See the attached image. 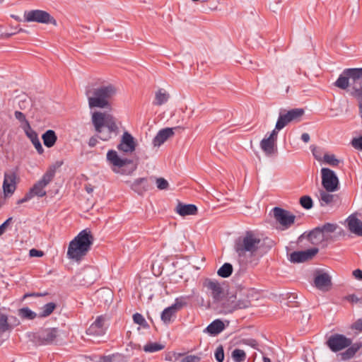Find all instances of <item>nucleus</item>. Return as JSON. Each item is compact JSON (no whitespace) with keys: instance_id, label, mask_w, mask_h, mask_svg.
<instances>
[{"instance_id":"1","label":"nucleus","mask_w":362,"mask_h":362,"mask_svg":"<svg viewBox=\"0 0 362 362\" xmlns=\"http://www.w3.org/2000/svg\"><path fill=\"white\" fill-rule=\"evenodd\" d=\"M261 239L252 230H247L238 237L234 245V250L238 255V262L241 266L252 262L262 247Z\"/></svg>"},{"instance_id":"2","label":"nucleus","mask_w":362,"mask_h":362,"mask_svg":"<svg viewBox=\"0 0 362 362\" xmlns=\"http://www.w3.org/2000/svg\"><path fill=\"white\" fill-rule=\"evenodd\" d=\"M91 120L96 132L100 134L99 138L103 141H109L119 133L116 119L110 114L95 112L92 114Z\"/></svg>"},{"instance_id":"3","label":"nucleus","mask_w":362,"mask_h":362,"mask_svg":"<svg viewBox=\"0 0 362 362\" xmlns=\"http://www.w3.org/2000/svg\"><path fill=\"white\" fill-rule=\"evenodd\" d=\"M116 88L111 84L98 88L88 87L86 90L90 108H110V100L116 94Z\"/></svg>"},{"instance_id":"4","label":"nucleus","mask_w":362,"mask_h":362,"mask_svg":"<svg viewBox=\"0 0 362 362\" xmlns=\"http://www.w3.org/2000/svg\"><path fill=\"white\" fill-rule=\"evenodd\" d=\"M93 236L87 229L81 230L70 243L67 256L76 261L81 260L87 255L93 243Z\"/></svg>"},{"instance_id":"5","label":"nucleus","mask_w":362,"mask_h":362,"mask_svg":"<svg viewBox=\"0 0 362 362\" xmlns=\"http://www.w3.org/2000/svg\"><path fill=\"white\" fill-rule=\"evenodd\" d=\"M304 112L305 111L302 108H294L288 111L281 110L276 123V129L281 130L290 122H299Z\"/></svg>"},{"instance_id":"6","label":"nucleus","mask_w":362,"mask_h":362,"mask_svg":"<svg viewBox=\"0 0 362 362\" xmlns=\"http://www.w3.org/2000/svg\"><path fill=\"white\" fill-rule=\"evenodd\" d=\"M59 335L58 328H41L34 334V340L39 345H49L56 343Z\"/></svg>"},{"instance_id":"7","label":"nucleus","mask_w":362,"mask_h":362,"mask_svg":"<svg viewBox=\"0 0 362 362\" xmlns=\"http://www.w3.org/2000/svg\"><path fill=\"white\" fill-rule=\"evenodd\" d=\"M187 298L184 296L177 298L172 305L163 310L160 318L165 325H168L174 321L176 313L187 305Z\"/></svg>"},{"instance_id":"8","label":"nucleus","mask_w":362,"mask_h":362,"mask_svg":"<svg viewBox=\"0 0 362 362\" xmlns=\"http://www.w3.org/2000/svg\"><path fill=\"white\" fill-rule=\"evenodd\" d=\"M54 176V170H47L42 177V178L37 181L29 190V194L33 198L35 196L39 197H43L46 195V191L45 188L47 185L52 180Z\"/></svg>"},{"instance_id":"9","label":"nucleus","mask_w":362,"mask_h":362,"mask_svg":"<svg viewBox=\"0 0 362 362\" xmlns=\"http://www.w3.org/2000/svg\"><path fill=\"white\" fill-rule=\"evenodd\" d=\"M107 159L114 165L112 170L116 173H121L122 174H129L136 169V167H132L128 172H126L124 169H122L121 171L119 170H117L116 168H122L127 165H132L133 161L131 159L121 158L115 150L108 151L107 153Z\"/></svg>"},{"instance_id":"10","label":"nucleus","mask_w":362,"mask_h":362,"mask_svg":"<svg viewBox=\"0 0 362 362\" xmlns=\"http://www.w3.org/2000/svg\"><path fill=\"white\" fill-rule=\"evenodd\" d=\"M25 22H37L40 23H52L56 25L55 19L49 13L42 10H31L24 13Z\"/></svg>"},{"instance_id":"11","label":"nucleus","mask_w":362,"mask_h":362,"mask_svg":"<svg viewBox=\"0 0 362 362\" xmlns=\"http://www.w3.org/2000/svg\"><path fill=\"white\" fill-rule=\"evenodd\" d=\"M350 84L354 90V95L358 100H362V68L348 69Z\"/></svg>"},{"instance_id":"12","label":"nucleus","mask_w":362,"mask_h":362,"mask_svg":"<svg viewBox=\"0 0 362 362\" xmlns=\"http://www.w3.org/2000/svg\"><path fill=\"white\" fill-rule=\"evenodd\" d=\"M326 344L332 351L337 352L349 347L352 340L343 334H334L329 337Z\"/></svg>"},{"instance_id":"13","label":"nucleus","mask_w":362,"mask_h":362,"mask_svg":"<svg viewBox=\"0 0 362 362\" xmlns=\"http://www.w3.org/2000/svg\"><path fill=\"white\" fill-rule=\"evenodd\" d=\"M322 185L327 192H335L338 189L339 180L334 172L329 168L321 170Z\"/></svg>"},{"instance_id":"14","label":"nucleus","mask_w":362,"mask_h":362,"mask_svg":"<svg viewBox=\"0 0 362 362\" xmlns=\"http://www.w3.org/2000/svg\"><path fill=\"white\" fill-rule=\"evenodd\" d=\"M273 211L275 219L283 226L284 229L290 228L294 223L296 216L290 211L278 206L274 207Z\"/></svg>"},{"instance_id":"15","label":"nucleus","mask_w":362,"mask_h":362,"mask_svg":"<svg viewBox=\"0 0 362 362\" xmlns=\"http://www.w3.org/2000/svg\"><path fill=\"white\" fill-rule=\"evenodd\" d=\"M204 286L212 296L214 303H218L222 300L224 296V291L221 284L214 279H207L204 283Z\"/></svg>"},{"instance_id":"16","label":"nucleus","mask_w":362,"mask_h":362,"mask_svg":"<svg viewBox=\"0 0 362 362\" xmlns=\"http://www.w3.org/2000/svg\"><path fill=\"white\" fill-rule=\"evenodd\" d=\"M319 250L317 247H313L306 250L295 251L291 253L288 258L292 263H301L312 259Z\"/></svg>"},{"instance_id":"17","label":"nucleus","mask_w":362,"mask_h":362,"mask_svg":"<svg viewBox=\"0 0 362 362\" xmlns=\"http://www.w3.org/2000/svg\"><path fill=\"white\" fill-rule=\"evenodd\" d=\"M136 142L133 136L128 132H124L122 136L117 149L124 153H132L135 151Z\"/></svg>"},{"instance_id":"18","label":"nucleus","mask_w":362,"mask_h":362,"mask_svg":"<svg viewBox=\"0 0 362 362\" xmlns=\"http://www.w3.org/2000/svg\"><path fill=\"white\" fill-rule=\"evenodd\" d=\"M106 318L103 315L98 316L96 320L90 325L86 330V334L92 336H102L105 333V326Z\"/></svg>"},{"instance_id":"19","label":"nucleus","mask_w":362,"mask_h":362,"mask_svg":"<svg viewBox=\"0 0 362 362\" xmlns=\"http://www.w3.org/2000/svg\"><path fill=\"white\" fill-rule=\"evenodd\" d=\"M16 189V174L15 172H6L3 182V190L6 197L12 195Z\"/></svg>"},{"instance_id":"20","label":"nucleus","mask_w":362,"mask_h":362,"mask_svg":"<svg viewBox=\"0 0 362 362\" xmlns=\"http://www.w3.org/2000/svg\"><path fill=\"white\" fill-rule=\"evenodd\" d=\"M127 183L134 192L139 195L144 194L151 188V182L147 177L137 178L133 182L127 181Z\"/></svg>"},{"instance_id":"21","label":"nucleus","mask_w":362,"mask_h":362,"mask_svg":"<svg viewBox=\"0 0 362 362\" xmlns=\"http://www.w3.org/2000/svg\"><path fill=\"white\" fill-rule=\"evenodd\" d=\"M304 238H306L311 244L318 245L324 241L325 235L322 234V230L320 229V227H316L310 230L307 235H305V233L302 234L298 238V241L300 242Z\"/></svg>"},{"instance_id":"22","label":"nucleus","mask_w":362,"mask_h":362,"mask_svg":"<svg viewBox=\"0 0 362 362\" xmlns=\"http://www.w3.org/2000/svg\"><path fill=\"white\" fill-rule=\"evenodd\" d=\"M177 129V127L175 128H170L167 127L165 129H160L156 136L153 139V145L156 147L160 146L164 142H165L170 136H173L174 134V129Z\"/></svg>"},{"instance_id":"23","label":"nucleus","mask_w":362,"mask_h":362,"mask_svg":"<svg viewBox=\"0 0 362 362\" xmlns=\"http://www.w3.org/2000/svg\"><path fill=\"white\" fill-rule=\"evenodd\" d=\"M314 283L318 289L328 291L332 286L330 276L327 273H320L315 276Z\"/></svg>"},{"instance_id":"24","label":"nucleus","mask_w":362,"mask_h":362,"mask_svg":"<svg viewBox=\"0 0 362 362\" xmlns=\"http://www.w3.org/2000/svg\"><path fill=\"white\" fill-rule=\"evenodd\" d=\"M15 323L11 325L8 322V316L5 314L0 313V339H2L7 332H10L14 326L19 325V321L14 317H12Z\"/></svg>"},{"instance_id":"25","label":"nucleus","mask_w":362,"mask_h":362,"mask_svg":"<svg viewBox=\"0 0 362 362\" xmlns=\"http://www.w3.org/2000/svg\"><path fill=\"white\" fill-rule=\"evenodd\" d=\"M235 300L236 294L228 296L225 298H222V300L218 302L221 308V312L223 313L228 314L237 310L236 304L235 303Z\"/></svg>"},{"instance_id":"26","label":"nucleus","mask_w":362,"mask_h":362,"mask_svg":"<svg viewBox=\"0 0 362 362\" xmlns=\"http://www.w3.org/2000/svg\"><path fill=\"white\" fill-rule=\"evenodd\" d=\"M349 230L358 235L362 236V221L356 216L351 215L346 218Z\"/></svg>"},{"instance_id":"27","label":"nucleus","mask_w":362,"mask_h":362,"mask_svg":"<svg viewBox=\"0 0 362 362\" xmlns=\"http://www.w3.org/2000/svg\"><path fill=\"white\" fill-rule=\"evenodd\" d=\"M225 329V325L220 319H216L211 322L204 330V333L209 334L211 336H216Z\"/></svg>"},{"instance_id":"28","label":"nucleus","mask_w":362,"mask_h":362,"mask_svg":"<svg viewBox=\"0 0 362 362\" xmlns=\"http://www.w3.org/2000/svg\"><path fill=\"white\" fill-rule=\"evenodd\" d=\"M175 211L181 216L195 215L197 213V207L196 205L192 204H186L182 202H178Z\"/></svg>"},{"instance_id":"29","label":"nucleus","mask_w":362,"mask_h":362,"mask_svg":"<svg viewBox=\"0 0 362 362\" xmlns=\"http://www.w3.org/2000/svg\"><path fill=\"white\" fill-rule=\"evenodd\" d=\"M276 143L267 137L264 138L260 142V148L266 156H271L276 151Z\"/></svg>"},{"instance_id":"30","label":"nucleus","mask_w":362,"mask_h":362,"mask_svg":"<svg viewBox=\"0 0 362 362\" xmlns=\"http://www.w3.org/2000/svg\"><path fill=\"white\" fill-rule=\"evenodd\" d=\"M347 71L348 69H344L334 82V86L342 90H346L349 86H351L349 74Z\"/></svg>"},{"instance_id":"31","label":"nucleus","mask_w":362,"mask_h":362,"mask_svg":"<svg viewBox=\"0 0 362 362\" xmlns=\"http://www.w3.org/2000/svg\"><path fill=\"white\" fill-rule=\"evenodd\" d=\"M44 145L47 148H51L54 146L57 140V136L54 130H47L42 136Z\"/></svg>"},{"instance_id":"32","label":"nucleus","mask_w":362,"mask_h":362,"mask_svg":"<svg viewBox=\"0 0 362 362\" xmlns=\"http://www.w3.org/2000/svg\"><path fill=\"white\" fill-rule=\"evenodd\" d=\"M362 343H355L351 344L347 349L341 354V359L344 361L349 360L354 357L356 353L361 348Z\"/></svg>"},{"instance_id":"33","label":"nucleus","mask_w":362,"mask_h":362,"mask_svg":"<svg viewBox=\"0 0 362 362\" xmlns=\"http://www.w3.org/2000/svg\"><path fill=\"white\" fill-rule=\"evenodd\" d=\"M170 98L169 94L163 88H160L155 93V100L153 102V105L160 106L167 103Z\"/></svg>"},{"instance_id":"34","label":"nucleus","mask_w":362,"mask_h":362,"mask_svg":"<svg viewBox=\"0 0 362 362\" xmlns=\"http://www.w3.org/2000/svg\"><path fill=\"white\" fill-rule=\"evenodd\" d=\"M18 316L23 320H32L38 317V314L35 312L31 310L28 307H24L18 309Z\"/></svg>"},{"instance_id":"35","label":"nucleus","mask_w":362,"mask_h":362,"mask_svg":"<svg viewBox=\"0 0 362 362\" xmlns=\"http://www.w3.org/2000/svg\"><path fill=\"white\" fill-rule=\"evenodd\" d=\"M329 192L323 190L320 191L319 202L321 206H326L331 204L333 202L334 196L329 194Z\"/></svg>"},{"instance_id":"36","label":"nucleus","mask_w":362,"mask_h":362,"mask_svg":"<svg viewBox=\"0 0 362 362\" xmlns=\"http://www.w3.org/2000/svg\"><path fill=\"white\" fill-rule=\"evenodd\" d=\"M56 308V304L53 302L45 304L42 308L41 312L38 314V317L44 318L50 315Z\"/></svg>"},{"instance_id":"37","label":"nucleus","mask_w":362,"mask_h":362,"mask_svg":"<svg viewBox=\"0 0 362 362\" xmlns=\"http://www.w3.org/2000/svg\"><path fill=\"white\" fill-rule=\"evenodd\" d=\"M233 272V266L230 263H224L218 270L217 274L223 278L229 277Z\"/></svg>"},{"instance_id":"38","label":"nucleus","mask_w":362,"mask_h":362,"mask_svg":"<svg viewBox=\"0 0 362 362\" xmlns=\"http://www.w3.org/2000/svg\"><path fill=\"white\" fill-rule=\"evenodd\" d=\"M165 348L164 345L159 343H148L144 346V351L146 353H153Z\"/></svg>"},{"instance_id":"39","label":"nucleus","mask_w":362,"mask_h":362,"mask_svg":"<svg viewBox=\"0 0 362 362\" xmlns=\"http://www.w3.org/2000/svg\"><path fill=\"white\" fill-rule=\"evenodd\" d=\"M232 357L235 362H243L246 358V354L242 349H235L232 352Z\"/></svg>"},{"instance_id":"40","label":"nucleus","mask_w":362,"mask_h":362,"mask_svg":"<svg viewBox=\"0 0 362 362\" xmlns=\"http://www.w3.org/2000/svg\"><path fill=\"white\" fill-rule=\"evenodd\" d=\"M23 129L31 142L35 141V139H39L37 132L31 128L30 124H27L25 127H23Z\"/></svg>"},{"instance_id":"41","label":"nucleus","mask_w":362,"mask_h":362,"mask_svg":"<svg viewBox=\"0 0 362 362\" xmlns=\"http://www.w3.org/2000/svg\"><path fill=\"white\" fill-rule=\"evenodd\" d=\"M300 204L305 209H310L313 206V199L310 196L305 195L300 197Z\"/></svg>"},{"instance_id":"42","label":"nucleus","mask_w":362,"mask_h":362,"mask_svg":"<svg viewBox=\"0 0 362 362\" xmlns=\"http://www.w3.org/2000/svg\"><path fill=\"white\" fill-rule=\"evenodd\" d=\"M239 344H243V345L250 346L252 348H253L254 349H256L257 351L259 350V344H258L257 340H255V339H252V338L242 339L240 340Z\"/></svg>"},{"instance_id":"43","label":"nucleus","mask_w":362,"mask_h":362,"mask_svg":"<svg viewBox=\"0 0 362 362\" xmlns=\"http://www.w3.org/2000/svg\"><path fill=\"white\" fill-rule=\"evenodd\" d=\"M323 160L326 163L332 166H337L340 163V160L336 158L334 154H325Z\"/></svg>"},{"instance_id":"44","label":"nucleus","mask_w":362,"mask_h":362,"mask_svg":"<svg viewBox=\"0 0 362 362\" xmlns=\"http://www.w3.org/2000/svg\"><path fill=\"white\" fill-rule=\"evenodd\" d=\"M235 303L236 304L237 310L248 308L250 305V301L249 300H247V298H238L237 296Z\"/></svg>"},{"instance_id":"45","label":"nucleus","mask_w":362,"mask_h":362,"mask_svg":"<svg viewBox=\"0 0 362 362\" xmlns=\"http://www.w3.org/2000/svg\"><path fill=\"white\" fill-rule=\"evenodd\" d=\"M133 320H134V323L144 327H148V324H147L145 318L140 313H136L134 314Z\"/></svg>"},{"instance_id":"46","label":"nucleus","mask_w":362,"mask_h":362,"mask_svg":"<svg viewBox=\"0 0 362 362\" xmlns=\"http://www.w3.org/2000/svg\"><path fill=\"white\" fill-rule=\"evenodd\" d=\"M320 229L322 230V233L325 235V233H334L337 229V225L334 223H327L324 224L322 226L320 227Z\"/></svg>"},{"instance_id":"47","label":"nucleus","mask_w":362,"mask_h":362,"mask_svg":"<svg viewBox=\"0 0 362 362\" xmlns=\"http://www.w3.org/2000/svg\"><path fill=\"white\" fill-rule=\"evenodd\" d=\"M98 297H103L105 296L107 298L105 299V302L111 301L112 298V293L110 290H99L96 293Z\"/></svg>"},{"instance_id":"48","label":"nucleus","mask_w":362,"mask_h":362,"mask_svg":"<svg viewBox=\"0 0 362 362\" xmlns=\"http://www.w3.org/2000/svg\"><path fill=\"white\" fill-rule=\"evenodd\" d=\"M14 115L16 119H18L21 124V127H25L27 124H30L29 122L26 119L25 115L20 112L16 111L14 112Z\"/></svg>"},{"instance_id":"49","label":"nucleus","mask_w":362,"mask_h":362,"mask_svg":"<svg viewBox=\"0 0 362 362\" xmlns=\"http://www.w3.org/2000/svg\"><path fill=\"white\" fill-rule=\"evenodd\" d=\"M215 358L218 362H223L224 360V351L222 346L216 348L215 351Z\"/></svg>"},{"instance_id":"50","label":"nucleus","mask_w":362,"mask_h":362,"mask_svg":"<svg viewBox=\"0 0 362 362\" xmlns=\"http://www.w3.org/2000/svg\"><path fill=\"white\" fill-rule=\"evenodd\" d=\"M156 185L159 189H166L168 187V181L163 177L156 179Z\"/></svg>"},{"instance_id":"51","label":"nucleus","mask_w":362,"mask_h":362,"mask_svg":"<svg viewBox=\"0 0 362 362\" xmlns=\"http://www.w3.org/2000/svg\"><path fill=\"white\" fill-rule=\"evenodd\" d=\"M201 358L194 355H188L182 358L180 362H200Z\"/></svg>"},{"instance_id":"52","label":"nucleus","mask_w":362,"mask_h":362,"mask_svg":"<svg viewBox=\"0 0 362 362\" xmlns=\"http://www.w3.org/2000/svg\"><path fill=\"white\" fill-rule=\"evenodd\" d=\"M351 145L358 150H362V136L358 138H354L351 141Z\"/></svg>"},{"instance_id":"53","label":"nucleus","mask_w":362,"mask_h":362,"mask_svg":"<svg viewBox=\"0 0 362 362\" xmlns=\"http://www.w3.org/2000/svg\"><path fill=\"white\" fill-rule=\"evenodd\" d=\"M346 300L352 303H362V296L358 297L355 294L349 295L346 297Z\"/></svg>"},{"instance_id":"54","label":"nucleus","mask_w":362,"mask_h":362,"mask_svg":"<svg viewBox=\"0 0 362 362\" xmlns=\"http://www.w3.org/2000/svg\"><path fill=\"white\" fill-rule=\"evenodd\" d=\"M32 144H33V146H35L37 152L39 153V154H42L43 152H44V148L41 144V142L40 141L39 139H35V141H33Z\"/></svg>"},{"instance_id":"55","label":"nucleus","mask_w":362,"mask_h":362,"mask_svg":"<svg viewBox=\"0 0 362 362\" xmlns=\"http://www.w3.org/2000/svg\"><path fill=\"white\" fill-rule=\"evenodd\" d=\"M18 105L20 109L21 110H25L26 108L29 107L30 106V100H21L18 102Z\"/></svg>"},{"instance_id":"56","label":"nucleus","mask_w":362,"mask_h":362,"mask_svg":"<svg viewBox=\"0 0 362 362\" xmlns=\"http://www.w3.org/2000/svg\"><path fill=\"white\" fill-rule=\"evenodd\" d=\"M11 221L12 217H10L8 219H6L1 225H0V235L4 233L7 226H8Z\"/></svg>"},{"instance_id":"57","label":"nucleus","mask_w":362,"mask_h":362,"mask_svg":"<svg viewBox=\"0 0 362 362\" xmlns=\"http://www.w3.org/2000/svg\"><path fill=\"white\" fill-rule=\"evenodd\" d=\"M29 255L30 257H42L44 255V252L41 250H36V249H31L30 251H29Z\"/></svg>"},{"instance_id":"58","label":"nucleus","mask_w":362,"mask_h":362,"mask_svg":"<svg viewBox=\"0 0 362 362\" xmlns=\"http://www.w3.org/2000/svg\"><path fill=\"white\" fill-rule=\"evenodd\" d=\"M351 328L353 329L358 330L359 332H362V319H358L356 320L352 325Z\"/></svg>"},{"instance_id":"59","label":"nucleus","mask_w":362,"mask_h":362,"mask_svg":"<svg viewBox=\"0 0 362 362\" xmlns=\"http://www.w3.org/2000/svg\"><path fill=\"white\" fill-rule=\"evenodd\" d=\"M279 131V130L276 129L275 127L274 129L272 130V132H271V134H269V136L267 138L276 142Z\"/></svg>"},{"instance_id":"60","label":"nucleus","mask_w":362,"mask_h":362,"mask_svg":"<svg viewBox=\"0 0 362 362\" xmlns=\"http://www.w3.org/2000/svg\"><path fill=\"white\" fill-rule=\"evenodd\" d=\"M32 198V197L30 196V194H29V192H27L25 196L23 197V198L19 199L18 202H17V204H21L23 203H25L29 200H30Z\"/></svg>"},{"instance_id":"61","label":"nucleus","mask_w":362,"mask_h":362,"mask_svg":"<svg viewBox=\"0 0 362 362\" xmlns=\"http://www.w3.org/2000/svg\"><path fill=\"white\" fill-rule=\"evenodd\" d=\"M354 276L358 280H362V270L357 269L353 272Z\"/></svg>"},{"instance_id":"62","label":"nucleus","mask_w":362,"mask_h":362,"mask_svg":"<svg viewBox=\"0 0 362 362\" xmlns=\"http://www.w3.org/2000/svg\"><path fill=\"white\" fill-rule=\"evenodd\" d=\"M98 144V139L95 136H92L90 138L88 141V146L90 147H94Z\"/></svg>"},{"instance_id":"63","label":"nucleus","mask_w":362,"mask_h":362,"mask_svg":"<svg viewBox=\"0 0 362 362\" xmlns=\"http://www.w3.org/2000/svg\"><path fill=\"white\" fill-rule=\"evenodd\" d=\"M301 139L303 142L308 143L310 141V135L308 133H303L301 135Z\"/></svg>"},{"instance_id":"64","label":"nucleus","mask_w":362,"mask_h":362,"mask_svg":"<svg viewBox=\"0 0 362 362\" xmlns=\"http://www.w3.org/2000/svg\"><path fill=\"white\" fill-rule=\"evenodd\" d=\"M85 189L88 194H90L93 192L94 188L91 185L88 184V185H86Z\"/></svg>"}]
</instances>
